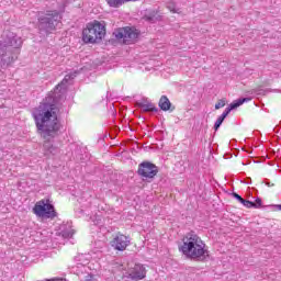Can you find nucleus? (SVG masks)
<instances>
[{"label": "nucleus", "instance_id": "dca6fc26", "mask_svg": "<svg viewBox=\"0 0 281 281\" xmlns=\"http://www.w3.org/2000/svg\"><path fill=\"white\" fill-rule=\"evenodd\" d=\"M74 234H76V231H70L69 233H65V232H63L61 233V236L64 237V238H74Z\"/></svg>", "mask_w": 281, "mask_h": 281}, {"label": "nucleus", "instance_id": "39448f33", "mask_svg": "<svg viewBox=\"0 0 281 281\" xmlns=\"http://www.w3.org/2000/svg\"><path fill=\"white\" fill-rule=\"evenodd\" d=\"M114 36L117 41H122L124 45H133V43H137V38H139V31L134 27H121L114 32Z\"/></svg>", "mask_w": 281, "mask_h": 281}, {"label": "nucleus", "instance_id": "f8f14e48", "mask_svg": "<svg viewBox=\"0 0 281 281\" xmlns=\"http://www.w3.org/2000/svg\"><path fill=\"white\" fill-rule=\"evenodd\" d=\"M137 106H138L139 109H142V111H143L144 113L157 111V108L155 106V104H153V103H150V102H140V103H137Z\"/></svg>", "mask_w": 281, "mask_h": 281}, {"label": "nucleus", "instance_id": "6ab92c4d", "mask_svg": "<svg viewBox=\"0 0 281 281\" xmlns=\"http://www.w3.org/2000/svg\"><path fill=\"white\" fill-rule=\"evenodd\" d=\"M255 205H257V206H255V207H262V200L257 199V200L255 201Z\"/></svg>", "mask_w": 281, "mask_h": 281}, {"label": "nucleus", "instance_id": "a211bd4d", "mask_svg": "<svg viewBox=\"0 0 281 281\" xmlns=\"http://www.w3.org/2000/svg\"><path fill=\"white\" fill-rule=\"evenodd\" d=\"M233 196H234L235 199H237L240 203H243V201L245 200V199H243V196H240L238 193H233Z\"/></svg>", "mask_w": 281, "mask_h": 281}, {"label": "nucleus", "instance_id": "1a4fd4ad", "mask_svg": "<svg viewBox=\"0 0 281 281\" xmlns=\"http://www.w3.org/2000/svg\"><path fill=\"white\" fill-rule=\"evenodd\" d=\"M13 45L14 37L8 34H3L2 37L0 38V60H5V56H8Z\"/></svg>", "mask_w": 281, "mask_h": 281}, {"label": "nucleus", "instance_id": "4468645a", "mask_svg": "<svg viewBox=\"0 0 281 281\" xmlns=\"http://www.w3.org/2000/svg\"><path fill=\"white\" fill-rule=\"evenodd\" d=\"M241 203H243V205H244L245 207H248V209L257 207L256 203H254V202H251V201H249V200H244V201H241Z\"/></svg>", "mask_w": 281, "mask_h": 281}, {"label": "nucleus", "instance_id": "f3484780", "mask_svg": "<svg viewBox=\"0 0 281 281\" xmlns=\"http://www.w3.org/2000/svg\"><path fill=\"white\" fill-rule=\"evenodd\" d=\"M223 106H225V100L224 99H221L217 101V103L215 104V109L218 110V109H223Z\"/></svg>", "mask_w": 281, "mask_h": 281}, {"label": "nucleus", "instance_id": "f257e3e1", "mask_svg": "<svg viewBox=\"0 0 281 281\" xmlns=\"http://www.w3.org/2000/svg\"><path fill=\"white\" fill-rule=\"evenodd\" d=\"M33 120L43 139H54L63 128L58 121V108L54 103L42 102L34 110Z\"/></svg>", "mask_w": 281, "mask_h": 281}, {"label": "nucleus", "instance_id": "9d476101", "mask_svg": "<svg viewBox=\"0 0 281 281\" xmlns=\"http://www.w3.org/2000/svg\"><path fill=\"white\" fill-rule=\"evenodd\" d=\"M128 278L133 281L144 280L146 278V268L140 263H136L133 268H130Z\"/></svg>", "mask_w": 281, "mask_h": 281}, {"label": "nucleus", "instance_id": "423d86ee", "mask_svg": "<svg viewBox=\"0 0 281 281\" xmlns=\"http://www.w3.org/2000/svg\"><path fill=\"white\" fill-rule=\"evenodd\" d=\"M138 175L145 179H155L159 172V168L153 162L144 161L138 165Z\"/></svg>", "mask_w": 281, "mask_h": 281}, {"label": "nucleus", "instance_id": "0eeeda50", "mask_svg": "<svg viewBox=\"0 0 281 281\" xmlns=\"http://www.w3.org/2000/svg\"><path fill=\"white\" fill-rule=\"evenodd\" d=\"M58 21H60V12L56 10L47 11L46 15L41 19V25L47 27V30H56Z\"/></svg>", "mask_w": 281, "mask_h": 281}, {"label": "nucleus", "instance_id": "6e6552de", "mask_svg": "<svg viewBox=\"0 0 281 281\" xmlns=\"http://www.w3.org/2000/svg\"><path fill=\"white\" fill-rule=\"evenodd\" d=\"M110 245L115 251H126V248L131 245V239L128 236L117 233L110 241Z\"/></svg>", "mask_w": 281, "mask_h": 281}, {"label": "nucleus", "instance_id": "20e7f679", "mask_svg": "<svg viewBox=\"0 0 281 281\" xmlns=\"http://www.w3.org/2000/svg\"><path fill=\"white\" fill-rule=\"evenodd\" d=\"M33 214L38 218H56L58 213H56V209L49 199H42L37 201L33 207Z\"/></svg>", "mask_w": 281, "mask_h": 281}, {"label": "nucleus", "instance_id": "9b49d317", "mask_svg": "<svg viewBox=\"0 0 281 281\" xmlns=\"http://www.w3.org/2000/svg\"><path fill=\"white\" fill-rule=\"evenodd\" d=\"M245 102H249V99L244 98V99H238V100L234 101L233 103L229 104L228 108L225 109V111L222 113V115L220 117H222V120H225V117H227L229 115V113H232V111H234V109H238V106H243V104H245Z\"/></svg>", "mask_w": 281, "mask_h": 281}, {"label": "nucleus", "instance_id": "2eb2a0df", "mask_svg": "<svg viewBox=\"0 0 281 281\" xmlns=\"http://www.w3.org/2000/svg\"><path fill=\"white\" fill-rule=\"evenodd\" d=\"M223 122H225V119H223L222 116H220L217 119V121L215 122L214 128L215 131H218V128H221V124H223Z\"/></svg>", "mask_w": 281, "mask_h": 281}, {"label": "nucleus", "instance_id": "ddd939ff", "mask_svg": "<svg viewBox=\"0 0 281 281\" xmlns=\"http://www.w3.org/2000/svg\"><path fill=\"white\" fill-rule=\"evenodd\" d=\"M158 105L160 106L161 111H170L172 103H170V99H168V97L162 95L159 100Z\"/></svg>", "mask_w": 281, "mask_h": 281}, {"label": "nucleus", "instance_id": "7ed1b4c3", "mask_svg": "<svg viewBox=\"0 0 281 281\" xmlns=\"http://www.w3.org/2000/svg\"><path fill=\"white\" fill-rule=\"evenodd\" d=\"M106 36V22L94 20L89 22L82 31L83 43L95 45L102 43Z\"/></svg>", "mask_w": 281, "mask_h": 281}, {"label": "nucleus", "instance_id": "f03ea898", "mask_svg": "<svg viewBox=\"0 0 281 281\" xmlns=\"http://www.w3.org/2000/svg\"><path fill=\"white\" fill-rule=\"evenodd\" d=\"M180 251L191 260H200L203 262V260H207V258H210L207 245H205L203 239H201V237L194 232H190L183 236Z\"/></svg>", "mask_w": 281, "mask_h": 281}]
</instances>
